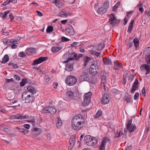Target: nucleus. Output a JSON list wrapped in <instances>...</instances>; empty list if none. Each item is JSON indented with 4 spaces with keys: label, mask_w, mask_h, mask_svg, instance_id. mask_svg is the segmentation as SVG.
Wrapping results in <instances>:
<instances>
[{
    "label": "nucleus",
    "mask_w": 150,
    "mask_h": 150,
    "mask_svg": "<svg viewBox=\"0 0 150 150\" xmlns=\"http://www.w3.org/2000/svg\"><path fill=\"white\" fill-rule=\"evenodd\" d=\"M88 75L87 73L83 72L79 77V80L82 81H86L88 79Z\"/></svg>",
    "instance_id": "nucleus-13"
},
{
    "label": "nucleus",
    "mask_w": 150,
    "mask_h": 150,
    "mask_svg": "<svg viewBox=\"0 0 150 150\" xmlns=\"http://www.w3.org/2000/svg\"><path fill=\"white\" fill-rule=\"evenodd\" d=\"M77 81V78L73 75L68 76L65 79L66 83L69 86H72L74 85Z\"/></svg>",
    "instance_id": "nucleus-3"
},
{
    "label": "nucleus",
    "mask_w": 150,
    "mask_h": 150,
    "mask_svg": "<svg viewBox=\"0 0 150 150\" xmlns=\"http://www.w3.org/2000/svg\"><path fill=\"white\" fill-rule=\"evenodd\" d=\"M62 48L59 47H53L51 48V50L53 52H56L61 50Z\"/></svg>",
    "instance_id": "nucleus-35"
},
{
    "label": "nucleus",
    "mask_w": 150,
    "mask_h": 150,
    "mask_svg": "<svg viewBox=\"0 0 150 150\" xmlns=\"http://www.w3.org/2000/svg\"><path fill=\"white\" fill-rule=\"evenodd\" d=\"M69 58L65 61H64L63 62V63L65 64L68 63L69 62L72 60H77L79 59V57H78L77 54L75 53H73L71 54H70Z\"/></svg>",
    "instance_id": "nucleus-8"
},
{
    "label": "nucleus",
    "mask_w": 150,
    "mask_h": 150,
    "mask_svg": "<svg viewBox=\"0 0 150 150\" xmlns=\"http://www.w3.org/2000/svg\"><path fill=\"white\" fill-rule=\"evenodd\" d=\"M104 10V11L107 12L108 9L109 7V2L108 1L105 2L103 5L102 7Z\"/></svg>",
    "instance_id": "nucleus-25"
},
{
    "label": "nucleus",
    "mask_w": 150,
    "mask_h": 150,
    "mask_svg": "<svg viewBox=\"0 0 150 150\" xmlns=\"http://www.w3.org/2000/svg\"><path fill=\"white\" fill-rule=\"evenodd\" d=\"M92 93L91 92H89L85 93L83 96V104L84 105H88L90 101L91 96Z\"/></svg>",
    "instance_id": "nucleus-6"
},
{
    "label": "nucleus",
    "mask_w": 150,
    "mask_h": 150,
    "mask_svg": "<svg viewBox=\"0 0 150 150\" xmlns=\"http://www.w3.org/2000/svg\"><path fill=\"white\" fill-rule=\"evenodd\" d=\"M69 39L64 36H62L61 38V41L62 42L68 41H69Z\"/></svg>",
    "instance_id": "nucleus-48"
},
{
    "label": "nucleus",
    "mask_w": 150,
    "mask_h": 150,
    "mask_svg": "<svg viewBox=\"0 0 150 150\" xmlns=\"http://www.w3.org/2000/svg\"><path fill=\"white\" fill-rule=\"evenodd\" d=\"M99 63L97 62H95L94 63L92 64L91 66V68L93 69H98L99 68Z\"/></svg>",
    "instance_id": "nucleus-27"
},
{
    "label": "nucleus",
    "mask_w": 150,
    "mask_h": 150,
    "mask_svg": "<svg viewBox=\"0 0 150 150\" xmlns=\"http://www.w3.org/2000/svg\"><path fill=\"white\" fill-rule=\"evenodd\" d=\"M56 126L57 128L60 127L62 125V121L61 119L59 117L55 119Z\"/></svg>",
    "instance_id": "nucleus-22"
},
{
    "label": "nucleus",
    "mask_w": 150,
    "mask_h": 150,
    "mask_svg": "<svg viewBox=\"0 0 150 150\" xmlns=\"http://www.w3.org/2000/svg\"><path fill=\"white\" fill-rule=\"evenodd\" d=\"M109 19L108 22H110V24H113L114 23L113 21L116 19V17L113 14H111L109 16Z\"/></svg>",
    "instance_id": "nucleus-23"
},
{
    "label": "nucleus",
    "mask_w": 150,
    "mask_h": 150,
    "mask_svg": "<svg viewBox=\"0 0 150 150\" xmlns=\"http://www.w3.org/2000/svg\"><path fill=\"white\" fill-rule=\"evenodd\" d=\"M138 85L139 82L138 80L136 78L135 81L133 84L131 88V90H130L131 93H133L137 90Z\"/></svg>",
    "instance_id": "nucleus-15"
},
{
    "label": "nucleus",
    "mask_w": 150,
    "mask_h": 150,
    "mask_svg": "<svg viewBox=\"0 0 150 150\" xmlns=\"http://www.w3.org/2000/svg\"><path fill=\"white\" fill-rule=\"evenodd\" d=\"M142 67L146 71V72L145 74L146 75H147L150 73V66L147 64H143Z\"/></svg>",
    "instance_id": "nucleus-21"
},
{
    "label": "nucleus",
    "mask_w": 150,
    "mask_h": 150,
    "mask_svg": "<svg viewBox=\"0 0 150 150\" xmlns=\"http://www.w3.org/2000/svg\"><path fill=\"white\" fill-rule=\"evenodd\" d=\"M104 47L105 45L103 43H100V44L98 45L97 46L95 47V49L98 51H101Z\"/></svg>",
    "instance_id": "nucleus-26"
},
{
    "label": "nucleus",
    "mask_w": 150,
    "mask_h": 150,
    "mask_svg": "<svg viewBox=\"0 0 150 150\" xmlns=\"http://www.w3.org/2000/svg\"><path fill=\"white\" fill-rule=\"evenodd\" d=\"M103 60L104 63L106 65L111 64L112 63L111 60L109 58H104Z\"/></svg>",
    "instance_id": "nucleus-29"
},
{
    "label": "nucleus",
    "mask_w": 150,
    "mask_h": 150,
    "mask_svg": "<svg viewBox=\"0 0 150 150\" xmlns=\"http://www.w3.org/2000/svg\"><path fill=\"white\" fill-rule=\"evenodd\" d=\"M82 119L79 116L76 115L74 117L72 121V125L75 130H79L82 127Z\"/></svg>",
    "instance_id": "nucleus-1"
},
{
    "label": "nucleus",
    "mask_w": 150,
    "mask_h": 150,
    "mask_svg": "<svg viewBox=\"0 0 150 150\" xmlns=\"http://www.w3.org/2000/svg\"><path fill=\"white\" fill-rule=\"evenodd\" d=\"M120 2H118L115 4L114 6L112 7V11L115 12L117 11L118 6L120 5Z\"/></svg>",
    "instance_id": "nucleus-34"
},
{
    "label": "nucleus",
    "mask_w": 150,
    "mask_h": 150,
    "mask_svg": "<svg viewBox=\"0 0 150 150\" xmlns=\"http://www.w3.org/2000/svg\"><path fill=\"white\" fill-rule=\"evenodd\" d=\"M134 43L136 47L137 48L139 46V42L137 39L135 38L134 40Z\"/></svg>",
    "instance_id": "nucleus-38"
},
{
    "label": "nucleus",
    "mask_w": 150,
    "mask_h": 150,
    "mask_svg": "<svg viewBox=\"0 0 150 150\" xmlns=\"http://www.w3.org/2000/svg\"><path fill=\"white\" fill-rule=\"evenodd\" d=\"M53 30V27L51 26H48L46 32L47 33H49L52 32Z\"/></svg>",
    "instance_id": "nucleus-42"
},
{
    "label": "nucleus",
    "mask_w": 150,
    "mask_h": 150,
    "mask_svg": "<svg viewBox=\"0 0 150 150\" xmlns=\"http://www.w3.org/2000/svg\"><path fill=\"white\" fill-rule=\"evenodd\" d=\"M75 137L74 136H71L69 139V143H75Z\"/></svg>",
    "instance_id": "nucleus-44"
},
{
    "label": "nucleus",
    "mask_w": 150,
    "mask_h": 150,
    "mask_svg": "<svg viewBox=\"0 0 150 150\" xmlns=\"http://www.w3.org/2000/svg\"><path fill=\"white\" fill-rule=\"evenodd\" d=\"M67 64L66 67V69L67 70L69 71H71L73 69V62L71 61L70 62H69Z\"/></svg>",
    "instance_id": "nucleus-19"
},
{
    "label": "nucleus",
    "mask_w": 150,
    "mask_h": 150,
    "mask_svg": "<svg viewBox=\"0 0 150 150\" xmlns=\"http://www.w3.org/2000/svg\"><path fill=\"white\" fill-rule=\"evenodd\" d=\"M145 60L147 64H150V54L146 56Z\"/></svg>",
    "instance_id": "nucleus-37"
},
{
    "label": "nucleus",
    "mask_w": 150,
    "mask_h": 150,
    "mask_svg": "<svg viewBox=\"0 0 150 150\" xmlns=\"http://www.w3.org/2000/svg\"><path fill=\"white\" fill-rule=\"evenodd\" d=\"M37 70L38 72H39L41 74H44L45 73V71H42L41 68L39 67L37 68Z\"/></svg>",
    "instance_id": "nucleus-55"
},
{
    "label": "nucleus",
    "mask_w": 150,
    "mask_h": 150,
    "mask_svg": "<svg viewBox=\"0 0 150 150\" xmlns=\"http://www.w3.org/2000/svg\"><path fill=\"white\" fill-rule=\"evenodd\" d=\"M3 42L4 44L6 45H11V43H17L16 40L14 39H5L3 40Z\"/></svg>",
    "instance_id": "nucleus-14"
},
{
    "label": "nucleus",
    "mask_w": 150,
    "mask_h": 150,
    "mask_svg": "<svg viewBox=\"0 0 150 150\" xmlns=\"http://www.w3.org/2000/svg\"><path fill=\"white\" fill-rule=\"evenodd\" d=\"M10 2V1L9 0H7L2 4V5L3 6H5L6 5L8 4Z\"/></svg>",
    "instance_id": "nucleus-62"
},
{
    "label": "nucleus",
    "mask_w": 150,
    "mask_h": 150,
    "mask_svg": "<svg viewBox=\"0 0 150 150\" xmlns=\"http://www.w3.org/2000/svg\"><path fill=\"white\" fill-rule=\"evenodd\" d=\"M107 75V72L105 71H103L101 73V78H106Z\"/></svg>",
    "instance_id": "nucleus-41"
},
{
    "label": "nucleus",
    "mask_w": 150,
    "mask_h": 150,
    "mask_svg": "<svg viewBox=\"0 0 150 150\" xmlns=\"http://www.w3.org/2000/svg\"><path fill=\"white\" fill-rule=\"evenodd\" d=\"M139 93H136L134 95V99L135 100H136L137 99V98L139 97Z\"/></svg>",
    "instance_id": "nucleus-59"
},
{
    "label": "nucleus",
    "mask_w": 150,
    "mask_h": 150,
    "mask_svg": "<svg viewBox=\"0 0 150 150\" xmlns=\"http://www.w3.org/2000/svg\"><path fill=\"white\" fill-rule=\"evenodd\" d=\"M3 130L4 132H6L7 133L10 134V133L11 132L10 130L9 129L6 128H4L3 129Z\"/></svg>",
    "instance_id": "nucleus-58"
},
{
    "label": "nucleus",
    "mask_w": 150,
    "mask_h": 150,
    "mask_svg": "<svg viewBox=\"0 0 150 150\" xmlns=\"http://www.w3.org/2000/svg\"><path fill=\"white\" fill-rule=\"evenodd\" d=\"M50 80V76L48 75H45L44 77L45 81L46 82H47L49 81Z\"/></svg>",
    "instance_id": "nucleus-50"
},
{
    "label": "nucleus",
    "mask_w": 150,
    "mask_h": 150,
    "mask_svg": "<svg viewBox=\"0 0 150 150\" xmlns=\"http://www.w3.org/2000/svg\"><path fill=\"white\" fill-rule=\"evenodd\" d=\"M102 113V112L101 110H98L96 114L94 115V117L96 118H97L98 117L100 116Z\"/></svg>",
    "instance_id": "nucleus-45"
},
{
    "label": "nucleus",
    "mask_w": 150,
    "mask_h": 150,
    "mask_svg": "<svg viewBox=\"0 0 150 150\" xmlns=\"http://www.w3.org/2000/svg\"><path fill=\"white\" fill-rule=\"evenodd\" d=\"M110 101V99L109 96L107 95H104L102 97L101 103L103 105H105L108 103Z\"/></svg>",
    "instance_id": "nucleus-11"
},
{
    "label": "nucleus",
    "mask_w": 150,
    "mask_h": 150,
    "mask_svg": "<svg viewBox=\"0 0 150 150\" xmlns=\"http://www.w3.org/2000/svg\"><path fill=\"white\" fill-rule=\"evenodd\" d=\"M16 41L17 42L16 43H12L13 44L12 45V47H11L12 48L14 49L17 47V45H16V44L18 43H17L18 41H16Z\"/></svg>",
    "instance_id": "nucleus-61"
},
{
    "label": "nucleus",
    "mask_w": 150,
    "mask_h": 150,
    "mask_svg": "<svg viewBox=\"0 0 150 150\" xmlns=\"http://www.w3.org/2000/svg\"><path fill=\"white\" fill-rule=\"evenodd\" d=\"M134 20H132L129 25L127 30V32L129 33H131L132 30L133 28V25L134 23Z\"/></svg>",
    "instance_id": "nucleus-28"
},
{
    "label": "nucleus",
    "mask_w": 150,
    "mask_h": 150,
    "mask_svg": "<svg viewBox=\"0 0 150 150\" xmlns=\"http://www.w3.org/2000/svg\"><path fill=\"white\" fill-rule=\"evenodd\" d=\"M9 13L10 11L9 10L6 11L4 12V15L2 16V17L3 18H5L6 17L7 15Z\"/></svg>",
    "instance_id": "nucleus-53"
},
{
    "label": "nucleus",
    "mask_w": 150,
    "mask_h": 150,
    "mask_svg": "<svg viewBox=\"0 0 150 150\" xmlns=\"http://www.w3.org/2000/svg\"><path fill=\"white\" fill-rule=\"evenodd\" d=\"M27 122L32 124L33 126L34 127L35 126V124H37L36 119L34 116H28Z\"/></svg>",
    "instance_id": "nucleus-10"
},
{
    "label": "nucleus",
    "mask_w": 150,
    "mask_h": 150,
    "mask_svg": "<svg viewBox=\"0 0 150 150\" xmlns=\"http://www.w3.org/2000/svg\"><path fill=\"white\" fill-rule=\"evenodd\" d=\"M27 91H25L23 92L22 95V99L24 100H25V102L26 103H29L32 102L33 101L34 99L33 96V95L30 96V95L27 94Z\"/></svg>",
    "instance_id": "nucleus-4"
},
{
    "label": "nucleus",
    "mask_w": 150,
    "mask_h": 150,
    "mask_svg": "<svg viewBox=\"0 0 150 150\" xmlns=\"http://www.w3.org/2000/svg\"><path fill=\"white\" fill-rule=\"evenodd\" d=\"M35 51V49L34 48H29L26 50V53L28 55H32L34 54Z\"/></svg>",
    "instance_id": "nucleus-20"
},
{
    "label": "nucleus",
    "mask_w": 150,
    "mask_h": 150,
    "mask_svg": "<svg viewBox=\"0 0 150 150\" xmlns=\"http://www.w3.org/2000/svg\"><path fill=\"white\" fill-rule=\"evenodd\" d=\"M89 82L92 84H95L97 82V79L95 77L93 76L89 79Z\"/></svg>",
    "instance_id": "nucleus-32"
},
{
    "label": "nucleus",
    "mask_w": 150,
    "mask_h": 150,
    "mask_svg": "<svg viewBox=\"0 0 150 150\" xmlns=\"http://www.w3.org/2000/svg\"><path fill=\"white\" fill-rule=\"evenodd\" d=\"M142 94L143 96H145L146 94L145 88V87H143L142 90Z\"/></svg>",
    "instance_id": "nucleus-60"
},
{
    "label": "nucleus",
    "mask_w": 150,
    "mask_h": 150,
    "mask_svg": "<svg viewBox=\"0 0 150 150\" xmlns=\"http://www.w3.org/2000/svg\"><path fill=\"white\" fill-rule=\"evenodd\" d=\"M124 100L126 101L127 103L131 101L130 97L129 96H126Z\"/></svg>",
    "instance_id": "nucleus-47"
},
{
    "label": "nucleus",
    "mask_w": 150,
    "mask_h": 150,
    "mask_svg": "<svg viewBox=\"0 0 150 150\" xmlns=\"http://www.w3.org/2000/svg\"><path fill=\"white\" fill-rule=\"evenodd\" d=\"M79 43V42H74L72 44H71V47H74L75 46Z\"/></svg>",
    "instance_id": "nucleus-64"
},
{
    "label": "nucleus",
    "mask_w": 150,
    "mask_h": 150,
    "mask_svg": "<svg viewBox=\"0 0 150 150\" xmlns=\"http://www.w3.org/2000/svg\"><path fill=\"white\" fill-rule=\"evenodd\" d=\"M74 93L72 91H68L66 93V97L70 98H72L74 96Z\"/></svg>",
    "instance_id": "nucleus-30"
},
{
    "label": "nucleus",
    "mask_w": 150,
    "mask_h": 150,
    "mask_svg": "<svg viewBox=\"0 0 150 150\" xmlns=\"http://www.w3.org/2000/svg\"><path fill=\"white\" fill-rule=\"evenodd\" d=\"M107 138L105 137H104L103 139L100 147V150H104L105 149V146L107 142Z\"/></svg>",
    "instance_id": "nucleus-18"
},
{
    "label": "nucleus",
    "mask_w": 150,
    "mask_h": 150,
    "mask_svg": "<svg viewBox=\"0 0 150 150\" xmlns=\"http://www.w3.org/2000/svg\"><path fill=\"white\" fill-rule=\"evenodd\" d=\"M106 83H103L101 84L102 88H103L104 90H107L108 89V88L106 85Z\"/></svg>",
    "instance_id": "nucleus-49"
},
{
    "label": "nucleus",
    "mask_w": 150,
    "mask_h": 150,
    "mask_svg": "<svg viewBox=\"0 0 150 150\" xmlns=\"http://www.w3.org/2000/svg\"><path fill=\"white\" fill-rule=\"evenodd\" d=\"M46 59V58L45 57H40L38 59H35L34 61L33 65H35L40 64L43 61H45Z\"/></svg>",
    "instance_id": "nucleus-16"
},
{
    "label": "nucleus",
    "mask_w": 150,
    "mask_h": 150,
    "mask_svg": "<svg viewBox=\"0 0 150 150\" xmlns=\"http://www.w3.org/2000/svg\"><path fill=\"white\" fill-rule=\"evenodd\" d=\"M89 52L91 54L94 55L98 57H100L101 56L100 53L98 52L95 50H90Z\"/></svg>",
    "instance_id": "nucleus-24"
},
{
    "label": "nucleus",
    "mask_w": 150,
    "mask_h": 150,
    "mask_svg": "<svg viewBox=\"0 0 150 150\" xmlns=\"http://www.w3.org/2000/svg\"><path fill=\"white\" fill-rule=\"evenodd\" d=\"M115 65L117 67L121 68V69L123 68L122 65L121 63L117 60H115L114 61Z\"/></svg>",
    "instance_id": "nucleus-36"
},
{
    "label": "nucleus",
    "mask_w": 150,
    "mask_h": 150,
    "mask_svg": "<svg viewBox=\"0 0 150 150\" xmlns=\"http://www.w3.org/2000/svg\"><path fill=\"white\" fill-rule=\"evenodd\" d=\"M132 119L129 120L126 125L127 129L129 132H133L136 129V127L134 124H132Z\"/></svg>",
    "instance_id": "nucleus-7"
},
{
    "label": "nucleus",
    "mask_w": 150,
    "mask_h": 150,
    "mask_svg": "<svg viewBox=\"0 0 150 150\" xmlns=\"http://www.w3.org/2000/svg\"><path fill=\"white\" fill-rule=\"evenodd\" d=\"M10 119H19V115H13L11 116L9 118Z\"/></svg>",
    "instance_id": "nucleus-43"
},
{
    "label": "nucleus",
    "mask_w": 150,
    "mask_h": 150,
    "mask_svg": "<svg viewBox=\"0 0 150 150\" xmlns=\"http://www.w3.org/2000/svg\"><path fill=\"white\" fill-rule=\"evenodd\" d=\"M27 90L28 91L33 94H34L36 93V90L35 88L31 85H29L28 86Z\"/></svg>",
    "instance_id": "nucleus-17"
},
{
    "label": "nucleus",
    "mask_w": 150,
    "mask_h": 150,
    "mask_svg": "<svg viewBox=\"0 0 150 150\" xmlns=\"http://www.w3.org/2000/svg\"><path fill=\"white\" fill-rule=\"evenodd\" d=\"M70 146H69V149H71L74 146V144L69 143Z\"/></svg>",
    "instance_id": "nucleus-63"
},
{
    "label": "nucleus",
    "mask_w": 150,
    "mask_h": 150,
    "mask_svg": "<svg viewBox=\"0 0 150 150\" xmlns=\"http://www.w3.org/2000/svg\"><path fill=\"white\" fill-rule=\"evenodd\" d=\"M9 59V56L8 54H6L5 55L2 59V63H5L8 61Z\"/></svg>",
    "instance_id": "nucleus-31"
},
{
    "label": "nucleus",
    "mask_w": 150,
    "mask_h": 150,
    "mask_svg": "<svg viewBox=\"0 0 150 150\" xmlns=\"http://www.w3.org/2000/svg\"><path fill=\"white\" fill-rule=\"evenodd\" d=\"M50 1L52 3L55 4L56 6H57L59 2V1L58 0H50Z\"/></svg>",
    "instance_id": "nucleus-46"
},
{
    "label": "nucleus",
    "mask_w": 150,
    "mask_h": 150,
    "mask_svg": "<svg viewBox=\"0 0 150 150\" xmlns=\"http://www.w3.org/2000/svg\"><path fill=\"white\" fill-rule=\"evenodd\" d=\"M19 130L21 132L24 133L25 134H26L28 133V131L27 130L24 129H20L19 128Z\"/></svg>",
    "instance_id": "nucleus-52"
},
{
    "label": "nucleus",
    "mask_w": 150,
    "mask_h": 150,
    "mask_svg": "<svg viewBox=\"0 0 150 150\" xmlns=\"http://www.w3.org/2000/svg\"><path fill=\"white\" fill-rule=\"evenodd\" d=\"M28 82L27 80L25 79H23L20 83V86H24L25 84Z\"/></svg>",
    "instance_id": "nucleus-39"
},
{
    "label": "nucleus",
    "mask_w": 150,
    "mask_h": 150,
    "mask_svg": "<svg viewBox=\"0 0 150 150\" xmlns=\"http://www.w3.org/2000/svg\"><path fill=\"white\" fill-rule=\"evenodd\" d=\"M66 33L70 35H73L74 34V29L71 25H68L66 28Z\"/></svg>",
    "instance_id": "nucleus-12"
},
{
    "label": "nucleus",
    "mask_w": 150,
    "mask_h": 150,
    "mask_svg": "<svg viewBox=\"0 0 150 150\" xmlns=\"http://www.w3.org/2000/svg\"><path fill=\"white\" fill-rule=\"evenodd\" d=\"M57 112V110L54 107L48 106L45 107L42 110L43 113H49L54 115Z\"/></svg>",
    "instance_id": "nucleus-5"
},
{
    "label": "nucleus",
    "mask_w": 150,
    "mask_h": 150,
    "mask_svg": "<svg viewBox=\"0 0 150 150\" xmlns=\"http://www.w3.org/2000/svg\"><path fill=\"white\" fill-rule=\"evenodd\" d=\"M84 140L86 144L89 146H93L96 145L98 142V140L95 137L91 136L90 135L86 136Z\"/></svg>",
    "instance_id": "nucleus-2"
},
{
    "label": "nucleus",
    "mask_w": 150,
    "mask_h": 150,
    "mask_svg": "<svg viewBox=\"0 0 150 150\" xmlns=\"http://www.w3.org/2000/svg\"><path fill=\"white\" fill-rule=\"evenodd\" d=\"M97 12L100 14L103 13H105L106 12L104 11V10L103 9V8L102 7H100V8H99L97 10Z\"/></svg>",
    "instance_id": "nucleus-40"
},
{
    "label": "nucleus",
    "mask_w": 150,
    "mask_h": 150,
    "mask_svg": "<svg viewBox=\"0 0 150 150\" xmlns=\"http://www.w3.org/2000/svg\"><path fill=\"white\" fill-rule=\"evenodd\" d=\"M101 84L103 83H106V78H101Z\"/></svg>",
    "instance_id": "nucleus-54"
},
{
    "label": "nucleus",
    "mask_w": 150,
    "mask_h": 150,
    "mask_svg": "<svg viewBox=\"0 0 150 150\" xmlns=\"http://www.w3.org/2000/svg\"><path fill=\"white\" fill-rule=\"evenodd\" d=\"M134 76L133 75H131L128 77V80L130 82H131L133 80Z\"/></svg>",
    "instance_id": "nucleus-56"
},
{
    "label": "nucleus",
    "mask_w": 150,
    "mask_h": 150,
    "mask_svg": "<svg viewBox=\"0 0 150 150\" xmlns=\"http://www.w3.org/2000/svg\"><path fill=\"white\" fill-rule=\"evenodd\" d=\"M26 56V55L25 52H21L19 53V57H25Z\"/></svg>",
    "instance_id": "nucleus-57"
},
{
    "label": "nucleus",
    "mask_w": 150,
    "mask_h": 150,
    "mask_svg": "<svg viewBox=\"0 0 150 150\" xmlns=\"http://www.w3.org/2000/svg\"><path fill=\"white\" fill-rule=\"evenodd\" d=\"M69 53H66L63 56L62 58L64 59H66L67 58H69Z\"/></svg>",
    "instance_id": "nucleus-51"
},
{
    "label": "nucleus",
    "mask_w": 150,
    "mask_h": 150,
    "mask_svg": "<svg viewBox=\"0 0 150 150\" xmlns=\"http://www.w3.org/2000/svg\"><path fill=\"white\" fill-rule=\"evenodd\" d=\"M91 58L88 57L87 56H86L84 58V66H86L87 64L91 60Z\"/></svg>",
    "instance_id": "nucleus-33"
},
{
    "label": "nucleus",
    "mask_w": 150,
    "mask_h": 150,
    "mask_svg": "<svg viewBox=\"0 0 150 150\" xmlns=\"http://www.w3.org/2000/svg\"><path fill=\"white\" fill-rule=\"evenodd\" d=\"M70 15L71 13L63 9H62L60 12L58 13L59 16L64 18L67 17L68 16Z\"/></svg>",
    "instance_id": "nucleus-9"
}]
</instances>
